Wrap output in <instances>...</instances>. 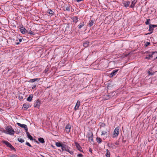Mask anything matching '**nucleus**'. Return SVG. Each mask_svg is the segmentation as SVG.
<instances>
[{"label":"nucleus","instance_id":"473e14b6","mask_svg":"<svg viewBox=\"0 0 157 157\" xmlns=\"http://www.w3.org/2000/svg\"><path fill=\"white\" fill-rule=\"evenodd\" d=\"M28 34L31 35H34L35 34L34 32H32L31 30L29 31Z\"/></svg>","mask_w":157,"mask_h":157},{"label":"nucleus","instance_id":"cd10ccee","mask_svg":"<svg viewBox=\"0 0 157 157\" xmlns=\"http://www.w3.org/2000/svg\"><path fill=\"white\" fill-rule=\"evenodd\" d=\"M38 140L40 142L42 143H44V139L42 138H39Z\"/></svg>","mask_w":157,"mask_h":157},{"label":"nucleus","instance_id":"f704fd0d","mask_svg":"<svg viewBox=\"0 0 157 157\" xmlns=\"http://www.w3.org/2000/svg\"><path fill=\"white\" fill-rule=\"evenodd\" d=\"M150 20V19H147L146 21L145 22V24L146 25H149Z\"/></svg>","mask_w":157,"mask_h":157},{"label":"nucleus","instance_id":"39448f33","mask_svg":"<svg viewBox=\"0 0 157 157\" xmlns=\"http://www.w3.org/2000/svg\"><path fill=\"white\" fill-rule=\"evenodd\" d=\"M87 137L89 140H93V134L91 132H89L87 133Z\"/></svg>","mask_w":157,"mask_h":157},{"label":"nucleus","instance_id":"7ed1b4c3","mask_svg":"<svg viewBox=\"0 0 157 157\" xmlns=\"http://www.w3.org/2000/svg\"><path fill=\"white\" fill-rule=\"evenodd\" d=\"M41 104V101L39 99H37L35 101L33 106L35 108H36L39 109Z\"/></svg>","mask_w":157,"mask_h":157},{"label":"nucleus","instance_id":"49530a36","mask_svg":"<svg viewBox=\"0 0 157 157\" xmlns=\"http://www.w3.org/2000/svg\"><path fill=\"white\" fill-rule=\"evenodd\" d=\"M78 2H80L81 1H82V0H76Z\"/></svg>","mask_w":157,"mask_h":157},{"label":"nucleus","instance_id":"e433bc0d","mask_svg":"<svg viewBox=\"0 0 157 157\" xmlns=\"http://www.w3.org/2000/svg\"><path fill=\"white\" fill-rule=\"evenodd\" d=\"M66 10L67 11H69L70 10V6H67L66 8Z\"/></svg>","mask_w":157,"mask_h":157},{"label":"nucleus","instance_id":"9d476101","mask_svg":"<svg viewBox=\"0 0 157 157\" xmlns=\"http://www.w3.org/2000/svg\"><path fill=\"white\" fill-rule=\"evenodd\" d=\"M75 143L76 148L78 150L81 152H83L82 150V147H81L79 144L77 142H75Z\"/></svg>","mask_w":157,"mask_h":157},{"label":"nucleus","instance_id":"bb28decb","mask_svg":"<svg viewBox=\"0 0 157 157\" xmlns=\"http://www.w3.org/2000/svg\"><path fill=\"white\" fill-rule=\"evenodd\" d=\"M85 25V24L84 22H82L80 23V24L78 26V28L79 29H80L82 28V27Z\"/></svg>","mask_w":157,"mask_h":157},{"label":"nucleus","instance_id":"a878e982","mask_svg":"<svg viewBox=\"0 0 157 157\" xmlns=\"http://www.w3.org/2000/svg\"><path fill=\"white\" fill-rule=\"evenodd\" d=\"M110 152L108 150V149H106V156L107 157H110Z\"/></svg>","mask_w":157,"mask_h":157},{"label":"nucleus","instance_id":"6ab92c4d","mask_svg":"<svg viewBox=\"0 0 157 157\" xmlns=\"http://www.w3.org/2000/svg\"><path fill=\"white\" fill-rule=\"evenodd\" d=\"M40 80V78L39 79L38 78H36L33 79H31L28 82H31L32 83L33 82L36 81H39Z\"/></svg>","mask_w":157,"mask_h":157},{"label":"nucleus","instance_id":"0eeeda50","mask_svg":"<svg viewBox=\"0 0 157 157\" xmlns=\"http://www.w3.org/2000/svg\"><path fill=\"white\" fill-rule=\"evenodd\" d=\"M17 124L21 127L24 128V129L27 132L28 131V128L27 126L25 124H22L19 123H17Z\"/></svg>","mask_w":157,"mask_h":157},{"label":"nucleus","instance_id":"c85d7f7f","mask_svg":"<svg viewBox=\"0 0 157 157\" xmlns=\"http://www.w3.org/2000/svg\"><path fill=\"white\" fill-rule=\"evenodd\" d=\"M96 140L97 142L99 144H100L102 141L101 139L100 138L98 137H97L96 138Z\"/></svg>","mask_w":157,"mask_h":157},{"label":"nucleus","instance_id":"8fccbe9b","mask_svg":"<svg viewBox=\"0 0 157 157\" xmlns=\"http://www.w3.org/2000/svg\"><path fill=\"white\" fill-rule=\"evenodd\" d=\"M91 149H90H90L89 151H91Z\"/></svg>","mask_w":157,"mask_h":157},{"label":"nucleus","instance_id":"a19ab883","mask_svg":"<svg viewBox=\"0 0 157 157\" xmlns=\"http://www.w3.org/2000/svg\"><path fill=\"white\" fill-rule=\"evenodd\" d=\"M64 145H63V146L61 147V150L62 151H63L64 150Z\"/></svg>","mask_w":157,"mask_h":157},{"label":"nucleus","instance_id":"de8ad7c7","mask_svg":"<svg viewBox=\"0 0 157 157\" xmlns=\"http://www.w3.org/2000/svg\"><path fill=\"white\" fill-rule=\"evenodd\" d=\"M22 39H19V42L20 43L21 42V41H22Z\"/></svg>","mask_w":157,"mask_h":157},{"label":"nucleus","instance_id":"f3484780","mask_svg":"<svg viewBox=\"0 0 157 157\" xmlns=\"http://www.w3.org/2000/svg\"><path fill=\"white\" fill-rule=\"evenodd\" d=\"M29 104L28 103H26L23 104V108H24L25 109H27L29 107Z\"/></svg>","mask_w":157,"mask_h":157},{"label":"nucleus","instance_id":"37998d69","mask_svg":"<svg viewBox=\"0 0 157 157\" xmlns=\"http://www.w3.org/2000/svg\"><path fill=\"white\" fill-rule=\"evenodd\" d=\"M17 156L15 155H13L11 156H9L8 157H17Z\"/></svg>","mask_w":157,"mask_h":157},{"label":"nucleus","instance_id":"c9c22d12","mask_svg":"<svg viewBox=\"0 0 157 157\" xmlns=\"http://www.w3.org/2000/svg\"><path fill=\"white\" fill-rule=\"evenodd\" d=\"M12 150L15 151V149L11 145L10 147Z\"/></svg>","mask_w":157,"mask_h":157},{"label":"nucleus","instance_id":"6e6552de","mask_svg":"<svg viewBox=\"0 0 157 157\" xmlns=\"http://www.w3.org/2000/svg\"><path fill=\"white\" fill-rule=\"evenodd\" d=\"M146 53L147 54L146 55L145 58L147 59L152 60V59L151 58L152 52H147Z\"/></svg>","mask_w":157,"mask_h":157},{"label":"nucleus","instance_id":"2f4dec72","mask_svg":"<svg viewBox=\"0 0 157 157\" xmlns=\"http://www.w3.org/2000/svg\"><path fill=\"white\" fill-rule=\"evenodd\" d=\"M107 133V132L106 131H103L101 132V135L104 136Z\"/></svg>","mask_w":157,"mask_h":157},{"label":"nucleus","instance_id":"c03bdc74","mask_svg":"<svg viewBox=\"0 0 157 157\" xmlns=\"http://www.w3.org/2000/svg\"><path fill=\"white\" fill-rule=\"evenodd\" d=\"M36 86V85H34L32 87V89H34Z\"/></svg>","mask_w":157,"mask_h":157},{"label":"nucleus","instance_id":"f8f14e48","mask_svg":"<svg viewBox=\"0 0 157 157\" xmlns=\"http://www.w3.org/2000/svg\"><path fill=\"white\" fill-rule=\"evenodd\" d=\"M71 128V126L70 125L67 124L66 126L65 127V129L67 133H68L70 132Z\"/></svg>","mask_w":157,"mask_h":157},{"label":"nucleus","instance_id":"4468645a","mask_svg":"<svg viewBox=\"0 0 157 157\" xmlns=\"http://www.w3.org/2000/svg\"><path fill=\"white\" fill-rule=\"evenodd\" d=\"M33 98V95L32 94H30L29 95V97L27 99V100L28 101L30 102L32 101V98Z\"/></svg>","mask_w":157,"mask_h":157},{"label":"nucleus","instance_id":"ea45409f","mask_svg":"<svg viewBox=\"0 0 157 157\" xmlns=\"http://www.w3.org/2000/svg\"><path fill=\"white\" fill-rule=\"evenodd\" d=\"M148 73L149 75H153L154 74V73H152L150 71H148Z\"/></svg>","mask_w":157,"mask_h":157},{"label":"nucleus","instance_id":"20e7f679","mask_svg":"<svg viewBox=\"0 0 157 157\" xmlns=\"http://www.w3.org/2000/svg\"><path fill=\"white\" fill-rule=\"evenodd\" d=\"M156 26H157L155 25L149 24V30L150 31H152L151 32H150V33H149L147 34L146 35L150 34L151 33H152V30H153V29L154 28L156 27Z\"/></svg>","mask_w":157,"mask_h":157},{"label":"nucleus","instance_id":"f03ea898","mask_svg":"<svg viewBox=\"0 0 157 157\" xmlns=\"http://www.w3.org/2000/svg\"><path fill=\"white\" fill-rule=\"evenodd\" d=\"M119 127H117L115 128L113 134V138H114L118 136L119 134Z\"/></svg>","mask_w":157,"mask_h":157},{"label":"nucleus","instance_id":"1a4fd4ad","mask_svg":"<svg viewBox=\"0 0 157 157\" xmlns=\"http://www.w3.org/2000/svg\"><path fill=\"white\" fill-rule=\"evenodd\" d=\"M152 60H155L157 58V52H152Z\"/></svg>","mask_w":157,"mask_h":157},{"label":"nucleus","instance_id":"58836bf2","mask_svg":"<svg viewBox=\"0 0 157 157\" xmlns=\"http://www.w3.org/2000/svg\"><path fill=\"white\" fill-rule=\"evenodd\" d=\"M77 156L78 157H83V155L81 154H78Z\"/></svg>","mask_w":157,"mask_h":157},{"label":"nucleus","instance_id":"4be33fe9","mask_svg":"<svg viewBox=\"0 0 157 157\" xmlns=\"http://www.w3.org/2000/svg\"><path fill=\"white\" fill-rule=\"evenodd\" d=\"M63 145L64 144H62L60 142H56V146L58 147H61L63 146Z\"/></svg>","mask_w":157,"mask_h":157},{"label":"nucleus","instance_id":"c756f323","mask_svg":"<svg viewBox=\"0 0 157 157\" xmlns=\"http://www.w3.org/2000/svg\"><path fill=\"white\" fill-rule=\"evenodd\" d=\"M94 22L93 20H90L89 22V25L90 26H92L94 24Z\"/></svg>","mask_w":157,"mask_h":157},{"label":"nucleus","instance_id":"79ce46f5","mask_svg":"<svg viewBox=\"0 0 157 157\" xmlns=\"http://www.w3.org/2000/svg\"><path fill=\"white\" fill-rule=\"evenodd\" d=\"M150 42H147L145 44V46H146V47H147V46H148L149 45H150Z\"/></svg>","mask_w":157,"mask_h":157},{"label":"nucleus","instance_id":"4c0bfd02","mask_svg":"<svg viewBox=\"0 0 157 157\" xmlns=\"http://www.w3.org/2000/svg\"><path fill=\"white\" fill-rule=\"evenodd\" d=\"M25 144L26 145H27V146H28L30 147H32V146L30 145V144L29 142H26L25 143Z\"/></svg>","mask_w":157,"mask_h":157},{"label":"nucleus","instance_id":"aec40b11","mask_svg":"<svg viewBox=\"0 0 157 157\" xmlns=\"http://www.w3.org/2000/svg\"><path fill=\"white\" fill-rule=\"evenodd\" d=\"M3 143L5 144L7 147H10L11 145L9 142L6 141H3Z\"/></svg>","mask_w":157,"mask_h":157},{"label":"nucleus","instance_id":"72a5a7b5","mask_svg":"<svg viewBox=\"0 0 157 157\" xmlns=\"http://www.w3.org/2000/svg\"><path fill=\"white\" fill-rule=\"evenodd\" d=\"M109 147H112V148H114L115 147L112 144H110L109 145Z\"/></svg>","mask_w":157,"mask_h":157},{"label":"nucleus","instance_id":"2eb2a0df","mask_svg":"<svg viewBox=\"0 0 157 157\" xmlns=\"http://www.w3.org/2000/svg\"><path fill=\"white\" fill-rule=\"evenodd\" d=\"M118 71V70L117 69L113 70L110 74V75H111L112 76L115 75L117 73Z\"/></svg>","mask_w":157,"mask_h":157},{"label":"nucleus","instance_id":"412c9836","mask_svg":"<svg viewBox=\"0 0 157 157\" xmlns=\"http://www.w3.org/2000/svg\"><path fill=\"white\" fill-rule=\"evenodd\" d=\"M26 134L28 137L31 140H33V137L31 136L29 133L27 132H26Z\"/></svg>","mask_w":157,"mask_h":157},{"label":"nucleus","instance_id":"a211bd4d","mask_svg":"<svg viewBox=\"0 0 157 157\" xmlns=\"http://www.w3.org/2000/svg\"><path fill=\"white\" fill-rule=\"evenodd\" d=\"M20 31L22 33L25 34L26 33L27 30L25 28H22L21 29H20Z\"/></svg>","mask_w":157,"mask_h":157},{"label":"nucleus","instance_id":"ddd939ff","mask_svg":"<svg viewBox=\"0 0 157 157\" xmlns=\"http://www.w3.org/2000/svg\"><path fill=\"white\" fill-rule=\"evenodd\" d=\"M80 105V102L79 101H78L74 109L76 110H77L79 108Z\"/></svg>","mask_w":157,"mask_h":157},{"label":"nucleus","instance_id":"a18cd8bd","mask_svg":"<svg viewBox=\"0 0 157 157\" xmlns=\"http://www.w3.org/2000/svg\"><path fill=\"white\" fill-rule=\"evenodd\" d=\"M115 144L116 145H118L119 144V143L117 142H116L115 143Z\"/></svg>","mask_w":157,"mask_h":157},{"label":"nucleus","instance_id":"393cba45","mask_svg":"<svg viewBox=\"0 0 157 157\" xmlns=\"http://www.w3.org/2000/svg\"><path fill=\"white\" fill-rule=\"evenodd\" d=\"M73 21L75 23L78 21V17L76 16L72 18Z\"/></svg>","mask_w":157,"mask_h":157},{"label":"nucleus","instance_id":"dca6fc26","mask_svg":"<svg viewBox=\"0 0 157 157\" xmlns=\"http://www.w3.org/2000/svg\"><path fill=\"white\" fill-rule=\"evenodd\" d=\"M136 2V0H133L132 1L131 4L130 6V7L133 8Z\"/></svg>","mask_w":157,"mask_h":157},{"label":"nucleus","instance_id":"9b49d317","mask_svg":"<svg viewBox=\"0 0 157 157\" xmlns=\"http://www.w3.org/2000/svg\"><path fill=\"white\" fill-rule=\"evenodd\" d=\"M130 2L129 1H123L122 3L124 6L127 8L130 5Z\"/></svg>","mask_w":157,"mask_h":157},{"label":"nucleus","instance_id":"09e8293b","mask_svg":"<svg viewBox=\"0 0 157 157\" xmlns=\"http://www.w3.org/2000/svg\"><path fill=\"white\" fill-rule=\"evenodd\" d=\"M19 43H20V42H17V43H16V44L17 45H18V44H19Z\"/></svg>","mask_w":157,"mask_h":157},{"label":"nucleus","instance_id":"b1692460","mask_svg":"<svg viewBox=\"0 0 157 157\" xmlns=\"http://www.w3.org/2000/svg\"><path fill=\"white\" fill-rule=\"evenodd\" d=\"M89 44V42L88 41H86L83 44V45L84 47H86L88 46Z\"/></svg>","mask_w":157,"mask_h":157},{"label":"nucleus","instance_id":"5701e85b","mask_svg":"<svg viewBox=\"0 0 157 157\" xmlns=\"http://www.w3.org/2000/svg\"><path fill=\"white\" fill-rule=\"evenodd\" d=\"M47 13L50 15H53L54 12L51 9H48L47 11Z\"/></svg>","mask_w":157,"mask_h":157},{"label":"nucleus","instance_id":"3c124183","mask_svg":"<svg viewBox=\"0 0 157 157\" xmlns=\"http://www.w3.org/2000/svg\"><path fill=\"white\" fill-rule=\"evenodd\" d=\"M16 41H18V40H16Z\"/></svg>","mask_w":157,"mask_h":157},{"label":"nucleus","instance_id":"f257e3e1","mask_svg":"<svg viewBox=\"0 0 157 157\" xmlns=\"http://www.w3.org/2000/svg\"><path fill=\"white\" fill-rule=\"evenodd\" d=\"M6 130L4 131V133L10 135H13L14 131L11 126L6 127Z\"/></svg>","mask_w":157,"mask_h":157},{"label":"nucleus","instance_id":"423d86ee","mask_svg":"<svg viewBox=\"0 0 157 157\" xmlns=\"http://www.w3.org/2000/svg\"><path fill=\"white\" fill-rule=\"evenodd\" d=\"M70 147H68V146L65 145H64V150L67 151L70 153L71 155H72L73 154V151H70Z\"/></svg>","mask_w":157,"mask_h":157},{"label":"nucleus","instance_id":"7c9ffc66","mask_svg":"<svg viewBox=\"0 0 157 157\" xmlns=\"http://www.w3.org/2000/svg\"><path fill=\"white\" fill-rule=\"evenodd\" d=\"M17 140L19 142L21 143H23L24 142V140L21 138H18Z\"/></svg>","mask_w":157,"mask_h":157}]
</instances>
